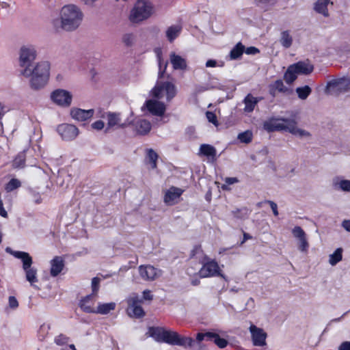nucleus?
<instances>
[{
	"label": "nucleus",
	"mask_w": 350,
	"mask_h": 350,
	"mask_svg": "<svg viewBox=\"0 0 350 350\" xmlns=\"http://www.w3.org/2000/svg\"><path fill=\"white\" fill-rule=\"evenodd\" d=\"M50 64L48 62H41L30 68L23 69L21 75L30 78L29 85L33 90L43 88L47 83L50 75Z\"/></svg>",
	"instance_id": "1"
},
{
	"label": "nucleus",
	"mask_w": 350,
	"mask_h": 350,
	"mask_svg": "<svg viewBox=\"0 0 350 350\" xmlns=\"http://www.w3.org/2000/svg\"><path fill=\"white\" fill-rule=\"evenodd\" d=\"M60 17L62 28L65 31H72L81 25L83 14L77 5L68 4L62 8Z\"/></svg>",
	"instance_id": "2"
},
{
	"label": "nucleus",
	"mask_w": 350,
	"mask_h": 350,
	"mask_svg": "<svg viewBox=\"0 0 350 350\" xmlns=\"http://www.w3.org/2000/svg\"><path fill=\"white\" fill-rule=\"evenodd\" d=\"M152 299V295L149 290L143 291V296L141 297L137 293H133L126 298L128 305L127 313L131 317L139 319L145 316V312L142 307L144 300Z\"/></svg>",
	"instance_id": "3"
},
{
	"label": "nucleus",
	"mask_w": 350,
	"mask_h": 350,
	"mask_svg": "<svg viewBox=\"0 0 350 350\" xmlns=\"http://www.w3.org/2000/svg\"><path fill=\"white\" fill-rule=\"evenodd\" d=\"M154 13V7L149 0H137L131 11L129 19L137 23L148 19Z\"/></svg>",
	"instance_id": "4"
},
{
	"label": "nucleus",
	"mask_w": 350,
	"mask_h": 350,
	"mask_svg": "<svg viewBox=\"0 0 350 350\" xmlns=\"http://www.w3.org/2000/svg\"><path fill=\"white\" fill-rule=\"evenodd\" d=\"M162 342L171 345H178L185 349L190 348L192 350H196L194 349L195 340L192 338L180 336L173 331L165 330Z\"/></svg>",
	"instance_id": "5"
},
{
	"label": "nucleus",
	"mask_w": 350,
	"mask_h": 350,
	"mask_svg": "<svg viewBox=\"0 0 350 350\" xmlns=\"http://www.w3.org/2000/svg\"><path fill=\"white\" fill-rule=\"evenodd\" d=\"M325 92L327 94L336 96L350 92V79L342 77L328 81Z\"/></svg>",
	"instance_id": "6"
},
{
	"label": "nucleus",
	"mask_w": 350,
	"mask_h": 350,
	"mask_svg": "<svg viewBox=\"0 0 350 350\" xmlns=\"http://www.w3.org/2000/svg\"><path fill=\"white\" fill-rule=\"evenodd\" d=\"M152 94L157 99L162 98L165 96L167 101H170L176 94V88L172 83L169 81L157 82L152 90Z\"/></svg>",
	"instance_id": "7"
},
{
	"label": "nucleus",
	"mask_w": 350,
	"mask_h": 350,
	"mask_svg": "<svg viewBox=\"0 0 350 350\" xmlns=\"http://www.w3.org/2000/svg\"><path fill=\"white\" fill-rule=\"evenodd\" d=\"M292 118H285L282 117H271L264 122L263 129L268 133L274 131L288 132V124Z\"/></svg>",
	"instance_id": "8"
},
{
	"label": "nucleus",
	"mask_w": 350,
	"mask_h": 350,
	"mask_svg": "<svg viewBox=\"0 0 350 350\" xmlns=\"http://www.w3.org/2000/svg\"><path fill=\"white\" fill-rule=\"evenodd\" d=\"M201 278L219 276L227 281V278L221 273L218 263L215 260L208 259L204 262L199 271Z\"/></svg>",
	"instance_id": "9"
},
{
	"label": "nucleus",
	"mask_w": 350,
	"mask_h": 350,
	"mask_svg": "<svg viewBox=\"0 0 350 350\" xmlns=\"http://www.w3.org/2000/svg\"><path fill=\"white\" fill-rule=\"evenodd\" d=\"M36 57V51L33 46H23L20 49L19 65L23 69L31 68Z\"/></svg>",
	"instance_id": "10"
},
{
	"label": "nucleus",
	"mask_w": 350,
	"mask_h": 350,
	"mask_svg": "<svg viewBox=\"0 0 350 350\" xmlns=\"http://www.w3.org/2000/svg\"><path fill=\"white\" fill-rule=\"evenodd\" d=\"M21 262L26 280L32 286L36 287V286L34 284L38 281L37 277L38 270L36 267H32L33 259L30 254H29L27 256H25V258Z\"/></svg>",
	"instance_id": "11"
},
{
	"label": "nucleus",
	"mask_w": 350,
	"mask_h": 350,
	"mask_svg": "<svg viewBox=\"0 0 350 350\" xmlns=\"http://www.w3.org/2000/svg\"><path fill=\"white\" fill-rule=\"evenodd\" d=\"M52 100L57 105L62 107H68L72 102V94L67 90L57 89L51 94Z\"/></svg>",
	"instance_id": "12"
},
{
	"label": "nucleus",
	"mask_w": 350,
	"mask_h": 350,
	"mask_svg": "<svg viewBox=\"0 0 350 350\" xmlns=\"http://www.w3.org/2000/svg\"><path fill=\"white\" fill-rule=\"evenodd\" d=\"M139 273L142 280L153 281L161 275V271L150 265H140Z\"/></svg>",
	"instance_id": "13"
},
{
	"label": "nucleus",
	"mask_w": 350,
	"mask_h": 350,
	"mask_svg": "<svg viewBox=\"0 0 350 350\" xmlns=\"http://www.w3.org/2000/svg\"><path fill=\"white\" fill-rule=\"evenodd\" d=\"M57 132L66 141L75 139L79 135V129L72 124H62L57 127Z\"/></svg>",
	"instance_id": "14"
},
{
	"label": "nucleus",
	"mask_w": 350,
	"mask_h": 350,
	"mask_svg": "<svg viewBox=\"0 0 350 350\" xmlns=\"http://www.w3.org/2000/svg\"><path fill=\"white\" fill-rule=\"evenodd\" d=\"M250 332L251 333L252 342L254 346L262 347L266 345L267 334L262 329L259 328L254 325H251L250 327Z\"/></svg>",
	"instance_id": "15"
},
{
	"label": "nucleus",
	"mask_w": 350,
	"mask_h": 350,
	"mask_svg": "<svg viewBox=\"0 0 350 350\" xmlns=\"http://www.w3.org/2000/svg\"><path fill=\"white\" fill-rule=\"evenodd\" d=\"M145 106L151 114L157 116H162L166 109L163 103L153 99L146 100Z\"/></svg>",
	"instance_id": "16"
},
{
	"label": "nucleus",
	"mask_w": 350,
	"mask_h": 350,
	"mask_svg": "<svg viewBox=\"0 0 350 350\" xmlns=\"http://www.w3.org/2000/svg\"><path fill=\"white\" fill-rule=\"evenodd\" d=\"M183 192L181 189L172 187L165 192L164 202L170 206L176 204Z\"/></svg>",
	"instance_id": "17"
},
{
	"label": "nucleus",
	"mask_w": 350,
	"mask_h": 350,
	"mask_svg": "<svg viewBox=\"0 0 350 350\" xmlns=\"http://www.w3.org/2000/svg\"><path fill=\"white\" fill-rule=\"evenodd\" d=\"M94 113V110L91 109H82L79 108H73L70 111L71 117L77 121L84 122L91 118Z\"/></svg>",
	"instance_id": "18"
},
{
	"label": "nucleus",
	"mask_w": 350,
	"mask_h": 350,
	"mask_svg": "<svg viewBox=\"0 0 350 350\" xmlns=\"http://www.w3.org/2000/svg\"><path fill=\"white\" fill-rule=\"evenodd\" d=\"M97 296L94 294H90L83 299L79 302V307L83 311L87 313H94L96 308L94 305L96 301Z\"/></svg>",
	"instance_id": "19"
},
{
	"label": "nucleus",
	"mask_w": 350,
	"mask_h": 350,
	"mask_svg": "<svg viewBox=\"0 0 350 350\" xmlns=\"http://www.w3.org/2000/svg\"><path fill=\"white\" fill-rule=\"evenodd\" d=\"M103 118H106L107 120V128L113 127L117 126L119 128H125L127 126L126 122L121 123V118L120 113H115V112H107L105 115L102 116Z\"/></svg>",
	"instance_id": "20"
},
{
	"label": "nucleus",
	"mask_w": 350,
	"mask_h": 350,
	"mask_svg": "<svg viewBox=\"0 0 350 350\" xmlns=\"http://www.w3.org/2000/svg\"><path fill=\"white\" fill-rule=\"evenodd\" d=\"M170 60L174 70H184L187 67L186 59L174 52L170 53Z\"/></svg>",
	"instance_id": "21"
},
{
	"label": "nucleus",
	"mask_w": 350,
	"mask_h": 350,
	"mask_svg": "<svg viewBox=\"0 0 350 350\" xmlns=\"http://www.w3.org/2000/svg\"><path fill=\"white\" fill-rule=\"evenodd\" d=\"M332 187L335 190L350 192V180L342 176H336L332 179Z\"/></svg>",
	"instance_id": "22"
},
{
	"label": "nucleus",
	"mask_w": 350,
	"mask_h": 350,
	"mask_svg": "<svg viewBox=\"0 0 350 350\" xmlns=\"http://www.w3.org/2000/svg\"><path fill=\"white\" fill-rule=\"evenodd\" d=\"M199 154L206 157L209 160L215 161L217 160L216 148L210 144H203L200 145Z\"/></svg>",
	"instance_id": "23"
},
{
	"label": "nucleus",
	"mask_w": 350,
	"mask_h": 350,
	"mask_svg": "<svg viewBox=\"0 0 350 350\" xmlns=\"http://www.w3.org/2000/svg\"><path fill=\"white\" fill-rule=\"evenodd\" d=\"M293 68L297 74L308 75L313 70V66L310 63L308 60L300 61L297 63L292 64Z\"/></svg>",
	"instance_id": "24"
},
{
	"label": "nucleus",
	"mask_w": 350,
	"mask_h": 350,
	"mask_svg": "<svg viewBox=\"0 0 350 350\" xmlns=\"http://www.w3.org/2000/svg\"><path fill=\"white\" fill-rule=\"evenodd\" d=\"M64 267V262L62 257L55 256L51 261V275L53 277H56L58 275L61 271H62Z\"/></svg>",
	"instance_id": "25"
},
{
	"label": "nucleus",
	"mask_w": 350,
	"mask_h": 350,
	"mask_svg": "<svg viewBox=\"0 0 350 350\" xmlns=\"http://www.w3.org/2000/svg\"><path fill=\"white\" fill-rule=\"evenodd\" d=\"M182 26L176 24L167 27L165 31V36L167 40L170 42H173L181 33Z\"/></svg>",
	"instance_id": "26"
},
{
	"label": "nucleus",
	"mask_w": 350,
	"mask_h": 350,
	"mask_svg": "<svg viewBox=\"0 0 350 350\" xmlns=\"http://www.w3.org/2000/svg\"><path fill=\"white\" fill-rule=\"evenodd\" d=\"M289 127L288 129V132L299 137H308L310 136V133L304 129H299L297 126V122L294 118L291 119L290 124H288Z\"/></svg>",
	"instance_id": "27"
},
{
	"label": "nucleus",
	"mask_w": 350,
	"mask_h": 350,
	"mask_svg": "<svg viewBox=\"0 0 350 350\" xmlns=\"http://www.w3.org/2000/svg\"><path fill=\"white\" fill-rule=\"evenodd\" d=\"M134 126L137 133L142 135L149 133L151 129L150 122L144 119L137 120L134 123Z\"/></svg>",
	"instance_id": "28"
},
{
	"label": "nucleus",
	"mask_w": 350,
	"mask_h": 350,
	"mask_svg": "<svg viewBox=\"0 0 350 350\" xmlns=\"http://www.w3.org/2000/svg\"><path fill=\"white\" fill-rule=\"evenodd\" d=\"M259 100V98L254 97L251 94H248L243 100V103L245 104V112H252Z\"/></svg>",
	"instance_id": "29"
},
{
	"label": "nucleus",
	"mask_w": 350,
	"mask_h": 350,
	"mask_svg": "<svg viewBox=\"0 0 350 350\" xmlns=\"http://www.w3.org/2000/svg\"><path fill=\"white\" fill-rule=\"evenodd\" d=\"M116 308V304L114 302L110 303H98L97 308L95 310L94 313L100 314H107L111 310H113Z\"/></svg>",
	"instance_id": "30"
},
{
	"label": "nucleus",
	"mask_w": 350,
	"mask_h": 350,
	"mask_svg": "<svg viewBox=\"0 0 350 350\" xmlns=\"http://www.w3.org/2000/svg\"><path fill=\"white\" fill-rule=\"evenodd\" d=\"M207 335L208 336V340H213L214 343L219 348L223 349L225 348L228 345V340L225 338H221L219 334L207 332Z\"/></svg>",
	"instance_id": "31"
},
{
	"label": "nucleus",
	"mask_w": 350,
	"mask_h": 350,
	"mask_svg": "<svg viewBox=\"0 0 350 350\" xmlns=\"http://www.w3.org/2000/svg\"><path fill=\"white\" fill-rule=\"evenodd\" d=\"M329 3V0H317L314 4V10L323 15L324 16H328L327 5Z\"/></svg>",
	"instance_id": "32"
},
{
	"label": "nucleus",
	"mask_w": 350,
	"mask_h": 350,
	"mask_svg": "<svg viewBox=\"0 0 350 350\" xmlns=\"http://www.w3.org/2000/svg\"><path fill=\"white\" fill-rule=\"evenodd\" d=\"M245 51V46L241 42H238L230 51V59H237L241 57Z\"/></svg>",
	"instance_id": "33"
},
{
	"label": "nucleus",
	"mask_w": 350,
	"mask_h": 350,
	"mask_svg": "<svg viewBox=\"0 0 350 350\" xmlns=\"http://www.w3.org/2000/svg\"><path fill=\"white\" fill-rule=\"evenodd\" d=\"M280 42L281 45L284 48L288 49L291 47V46L292 45V43H293V38L291 36L289 31H288V30L283 31L281 33Z\"/></svg>",
	"instance_id": "34"
},
{
	"label": "nucleus",
	"mask_w": 350,
	"mask_h": 350,
	"mask_svg": "<svg viewBox=\"0 0 350 350\" xmlns=\"http://www.w3.org/2000/svg\"><path fill=\"white\" fill-rule=\"evenodd\" d=\"M165 329L161 327H150L148 333L158 342H162Z\"/></svg>",
	"instance_id": "35"
},
{
	"label": "nucleus",
	"mask_w": 350,
	"mask_h": 350,
	"mask_svg": "<svg viewBox=\"0 0 350 350\" xmlns=\"http://www.w3.org/2000/svg\"><path fill=\"white\" fill-rule=\"evenodd\" d=\"M287 88L281 79L276 80L273 83L270 85V94L273 96L275 94V91L285 92Z\"/></svg>",
	"instance_id": "36"
},
{
	"label": "nucleus",
	"mask_w": 350,
	"mask_h": 350,
	"mask_svg": "<svg viewBox=\"0 0 350 350\" xmlns=\"http://www.w3.org/2000/svg\"><path fill=\"white\" fill-rule=\"evenodd\" d=\"M342 258V249L337 248L334 252L329 255V262L331 265H336Z\"/></svg>",
	"instance_id": "37"
},
{
	"label": "nucleus",
	"mask_w": 350,
	"mask_h": 350,
	"mask_svg": "<svg viewBox=\"0 0 350 350\" xmlns=\"http://www.w3.org/2000/svg\"><path fill=\"white\" fill-rule=\"evenodd\" d=\"M158 159L157 153L154 151L152 149H148L146 151V159L148 162L150 164L151 167L152 169H155L157 167V161Z\"/></svg>",
	"instance_id": "38"
},
{
	"label": "nucleus",
	"mask_w": 350,
	"mask_h": 350,
	"mask_svg": "<svg viewBox=\"0 0 350 350\" xmlns=\"http://www.w3.org/2000/svg\"><path fill=\"white\" fill-rule=\"evenodd\" d=\"M297 75L296 70H295L293 66L291 65L286 71L284 77L286 82L291 84L297 79Z\"/></svg>",
	"instance_id": "39"
},
{
	"label": "nucleus",
	"mask_w": 350,
	"mask_h": 350,
	"mask_svg": "<svg viewBox=\"0 0 350 350\" xmlns=\"http://www.w3.org/2000/svg\"><path fill=\"white\" fill-rule=\"evenodd\" d=\"M299 98L301 100L306 99L312 92V89L308 85L298 87L295 90Z\"/></svg>",
	"instance_id": "40"
},
{
	"label": "nucleus",
	"mask_w": 350,
	"mask_h": 350,
	"mask_svg": "<svg viewBox=\"0 0 350 350\" xmlns=\"http://www.w3.org/2000/svg\"><path fill=\"white\" fill-rule=\"evenodd\" d=\"M253 138V133L251 131L247 130L244 132L240 133L237 139L241 142L244 144H249L252 142Z\"/></svg>",
	"instance_id": "41"
},
{
	"label": "nucleus",
	"mask_w": 350,
	"mask_h": 350,
	"mask_svg": "<svg viewBox=\"0 0 350 350\" xmlns=\"http://www.w3.org/2000/svg\"><path fill=\"white\" fill-rule=\"evenodd\" d=\"M21 183L20 180L16 178H12L5 185V189L7 192H11L14 189L20 187Z\"/></svg>",
	"instance_id": "42"
},
{
	"label": "nucleus",
	"mask_w": 350,
	"mask_h": 350,
	"mask_svg": "<svg viewBox=\"0 0 350 350\" xmlns=\"http://www.w3.org/2000/svg\"><path fill=\"white\" fill-rule=\"evenodd\" d=\"M5 252L7 253L10 254L16 258L21 260V261L23 260V259H24L25 258V256H27L29 254V253L25 252L12 250L9 247L5 248Z\"/></svg>",
	"instance_id": "43"
},
{
	"label": "nucleus",
	"mask_w": 350,
	"mask_h": 350,
	"mask_svg": "<svg viewBox=\"0 0 350 350\" xmlns=\"http://www.w3.org/2000/svg\"><path fill=\"white\" fill-rule=\"evenodd\" d=\"M69 340L70 338L62 334L57 336L54 339L55 343L59 346L67 345Z\"/></svg>",
	"instance_id": "44"
},
{
	"label": "nucleus",
	"mask_w": 350,
	"mask_h": 350,
	"mask_svg": "<svg viewBox=\"0 0 350 350\" xmlns=\"http://www.w3.org/2000/svg\"><path fill=\"white\" fill-rule=\"evenodd\" d=\"M157 57H158L159 68L158 77H159V78H161V77H163V74L165 72V70L167 68V62H163V60L161 59V56L159 54H158Z\"/></svg>",
	"instance_id": "45"
},
{
	"label": "nucleus",
	"mask_w": 350,
	"mask_h": 350,
	"mask_svg": "<svg viewBox=\"0 0 350 350\" xmlns=\"http://www.w3.org/2000/svg\"><path fill=\"white\" fill-rule=\"evenodd\" d=\"M25 163V159L24 157V155L23 154H18L16 158L14 159L13 161V166L14 167L17 168H21L23 167Z\"/></svg>",
	"instance_id": "46"
},
{
	"label": "nucleus",
	"mask_w": 350,
	"mask_h": 350,
	"mask_svg": "<svg viewBox=\"0 0 350 350\" xmlns=\"http://www.w3.org/2000/svg\"><path fill=\"white\" fill-rule=\"evenodd\" d=\"M309 244L306 239V236L299 239V250L302 252H307L308 250Z\"/></svg>",
	"instance_id": "47"
},
{
	"label": "nucleus",
	"mask_w": 350,
	"mask_h": 350,
	"mask_svg": "<svg viewBox=\"0 0 350 350\" xmlns=\"http://www.w3.org/2000/svg\"><path fill=\"white\" fill-rule=\"evenodd\" d=\"M292 233H293V236L295 238H297L298 240L306 236L305 232L299 226H295L293 229Z\"/></svg>",
	"instance_id": "48"
},
{
	"label": "nucleus",
	"mask_w": 350,
	"mask_h": 350,
	"mask_svg": "<svg viewBox=\"0 0 350 350\" xmlns=\"http://www.w3.org/2000/svg\"><path fill=\"white\" fill-rule=\"evenodd\" d=\"M134 38L135 36L133 33H125L122 36V42L126 46H130L133 44Z\"/></svg>",
	"instance_id": "49"
},
{
	"label": "nucleus",
	"mask_w": 350,
	"mask_h": 350,
	"mask_svg": "<svg viewBox=\"0 0 350 350\" xmlns=\"http://www.w3.org/2000/svg\"><path fill=\"white\" fill-rule=\"evenodd\" d=\"M100 279L99 278L95 277L92 280V293L91 294H94V295L97 296V293L99 289Z\"/></svg>",
	"instance_id": "50"
},
{
	"label": "nucleus",
	"mask_w": 350,
	"mask_h": 350,
	"mask_svg": "<svg viewBox=\"0 0 350 350\" xmlns=\"http://www.w3.org/2000/svg\"><path fill=\"white\" fill-rule=\"evenodd\" d=\"M207 338L208 339V336L207 335V332L206 333H198L196 336V342L195 341V344L198 343L199 346H200V342L204 339V338ZM194 349L196 350H201L200 347H196V345H194Z\"/></svg>",
	"instance_id": "51"
},
{
	"label": "nucleus",
	"mask_w": 350,
	"mask_h": 350,
	"mask_svg": "<svg viewBox=\"0 0 350 350\" xmlns=\"http://www.w3.org/2000/svg\"><path fill=\"white\" fill-rule=\"evenodd\" d=\"M206 118L208 120V122L213 123L214 125H216V126L218 124L217 116L215 114V113H213L212 111H207L206 113Z\"/></svg>",
	"instance_id": "52"
},
{
	"label": "nucleus",
	"mask_w": 350,
	"mask_h": 350,
	"mask_svg": "<svg viewBox=\"0 0 350 350\" xmlns=\"http://www.w3.org/2000/svg\"><path fill=\"white\" fill-rule=\"evenodd\" d=\"M265 202L269 204V206L273 211V215L275 216H278L279 213L278 211L277 204L275 202H274L273 201H271V200H266Z\"/></svg>",
	"instance_id": "53"
},
{
	"label": "nucleus",
	"mask_w": 350,
	"mask_h": 350,
	"mask_svg": "<svg viewBox=\"0 0 350 350\" xmlns=\"http://www.w3.org/2000/svg\"><path fill=\"white\" fill-rule=\"evenodd\" d=\"M105 124L102 120H97L92 124V127L94 130L100 131L104 128Z\"/></svg>",
	"instance_id": "54"
},
{
	"label": "nucleus",
	"mask_w": 350,
	"mask_h": 350,
	"mask_svg": "<svg viewBox=\"0 0 350 350\" xmlns=\"http://www.w3.org/2000/svg\"><path fill=\"white\" fill-rule=\"evenodd\" d=\"M9 306L12 309H16L18 308V302L15 297L10 296L9 297Z\"/></svg>",
	"instance_id": "55"
},
{
	"label": "nucleus",
	"mask_w": 350,
	"mask_h": 350,
	"mask_svg": "<svg viewBox=\"0 0 350 350\" xmlns=\"http://www.w3.org/2000/svg\"><path fill=\"white\" fill-rule=\"evenodd\" d=\"M244 53L247 55H256L259 53V50L255 46H250L247 48H245Z\"/></svg>",
	"instance_id": "56"
},
{
	"label": "nucleus",
	"mask_w": 350,
	"mask_h": 350,
	"mask_svg": "<svg viewBox=\"0 0 350 350\" xmlns=\"http://www.w3.org/2000/svg\"><path fill=\"white\" fill-rule=\"evenodd\" d=\"M0 215L5 218L8 217V213L3 207V202L1 198H0Z\"/></svg>",
	"instance_id": "57"
},
{
	"label": "nucleus",
	"mask_w": 350,
	"mask_h": 350,
	"mask_svg": "<svg viewBox=\"0 0 350 350\" xmlns=\"http://www.w3.org/2000/svg\"><path fill=\"white\" fill-rule=\"evenodd\" d=\"M341 225L345 230L350 232V219H345Z\"/></svg>",
	"instance_id": "58"
},
{
	"label": "nucleus",
	"mask_w": 350,
	"mask_h": 350,
	"mask_svg": "<svg viewBox=\"0 0 350 350\" xmlns=\"http://www.w3.org/2000/svg\"><path fill=\"white\" fill-rule=\"evenodd\" d=\"M238 182H239V180L237 179V178H235V177H228V178H226V179H225V183L228 185H232V184L238 183Z\"/></svg>",
	"instance_id": "59"
},
{
	"label": "nucleus",
	"mask_w": 350,
	"mask_h": 350,
	"mask_svg": "<svg viewBox=\"0 0 350 350\" xmlns=\"http://www.w3.org/2000/svg\"><path fill=\"white\" fill-rule=\"evenodd\" d=\"M339 350H350V342L345 341L341 343L340 345Z\"/></svg>",
	"instance_id": "60"
},
{
	"label": "nucleus",
	"mask_w": 350,
	"mask_h": 350,
	"mask_svg": "<svg viewBox=\"0 0 350 350\" xmlns=\"http://www.w3.org/2000/svg\"><path fill=\"white\" fill-rule=\"evenodd\" d=\"M217 65V62L214 59H208L206 62V67H211V68H213V67H215Z\"/></svg>",
	"instance_id": "61"
},
{
	"label": "nucleus",
	"mask_w": 350,
	"mask_h": 350,
	"mask_svg": "<svg viewBox=\"0 0 350 350\" xmlns=\"http://www.w3.org/2000/svg\"><path fill=\"white\" fill-rule=\"evenodd\" d=\"M34 201H35L36 204H40L42 202V198L38 194H36V195H35Z\"/></svg>",
	"instance_id": "62"
},
{
	"label": "nucleus",
	"mask_w": 350,
	"mask_h": 350,
	"mask_svg": "<svg viewBox=\"0 0 350 350\" xmlns=\"http://www.w3.org/2000/svg\"><path fill=\"white\" fill-rule=\"evenodd\" d=\"M7 112V110L4 109V107H2L0 109V120L3 118L5 113Z\"/></svg>",
	"instance_id": "63"
},
{
	"label": "nucleus",
	"mask_w": 350,
	"mask_h": 350,
	"mask_svg": "<svg viewBox=\"0 0 350 350\" xmlns=\"http://www.w3.org/2000/svg\"><path fill=\"white\" fill-rule=\"evenodd\" d=\"M250 238H251V237L248 234L244 233V234H243V241H242L241 243H244L246 240H247V239H249Z\"/></svg>",
	"instance_id": "64"
}]
</instances>
